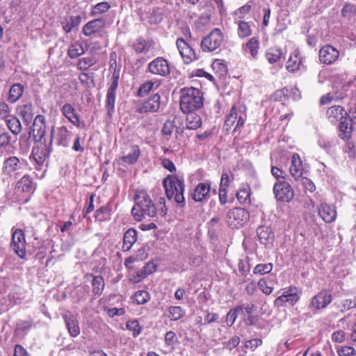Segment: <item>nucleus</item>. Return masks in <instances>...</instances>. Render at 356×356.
Listing matches in <instances>:
<instances>
[{"instance_id":"44","label":"nucleus","mask_w":356,"mask_h":356,"mask_svg":"<svg viewBox=\"0 0 356 356\" xmlns=\"http://www.w3.org/2000/svg\"><path fill=\"white\" fill-rule=\"evenodd\" d=\"M282 55V50L278 47H271L268 49L266 57L270 63L278 61Z\"/></svg>"},{"instance_id":"39","label":"nucleus","mask_w":356,"mask_h":356,"mask_svg":"<svg viewBox=\"0 0 356 356\" xmlns=\"http://www.w3.org/2000/svg\"><path fill=\"white\" fill-rule=\"evenodd\" d=\"M140 154V151L139 147L137 145H134L131 147L130 152L122 157V160L127 163L134 164L135 163Z\"/></svg>"},{"instance_id":"52","label":"nucleus","mask_w":356,"mask_h":356,"mask_svg":"<svg viewBox=\"0 0 356 356\" xmlns=\"http://www.w3.org/2000/svg\"><path fill=\"white\" fill-rule=\"evenodd\" d=\"M243 310V306H238L232 309H231L227 314L226 321L227 323H229L230 325H232L236 318L238 313Z\"/></svg>"},{"instance_id":"29","label":"nucleus","mask_w":356,"mask_h":356,"mask_svg":"<svg viewBox=\"0 0 356 356\" xmlns=\"http://www.w3.org/2000/svg\"><path fill=\"white\" fill-rule=\"evenodd\" d=\"M259 49V41L255 38H251L245 44L243 45V50L245 54H250L252 59H257Z\"/></svg>"},{"instance_id":"61","label":"nucleus","mask_w":356,"mask_h":356,"mask_svg":"<svg viewBox=\"0 0 356 356\" xmlns=\"http://www.w3.org/2000/svg\"><path fill=\"white\" fill-rule=\"evenodd\" d=\"M241 108V113H239V115L238 117L237 121H236V125L234 129L236 130L238 128H240L243 126L245 120L246 119V115L245 113V106H240Z\"/></svg>"},{"instance_id":"31","label":"nucleus","mask_w":356,"mask_h":356,"mask_svg":"<svg viewBox=\"0 0 356 356\" xmlns=\"http://www.w3.org/2000/svg\"><path fill=\"white\" fill-rule=\"evenodd\" d=\"M72 132L66 127L62 126L58 128L56 143L58 145L68 147L72 138Z\"/></svg>"},{"instance_id":"64","label":"nucleus","mask_w":356,"mask_h":356,"mask_svg":"<svg viewBox=\"0 0 356 356\" xmlns=\"http://www.w3.org/2000/svg\"><path fill=\"white\" fill-rule=\"evenodd\" d=\"M251 9V6L248 4H245L238 9H237L234 13L235 15L240 19L243 18L244 16L248 14Z\"/></svg>"},{"instance_id":"14","label":"nucleus","mask_w":356,"mask_h":356,"mask_svg":"<svg viewBox=\"0 0 356 356\" xmlns=\"http://www.w3.org/2000/svg\"><path fill=\"white\" fill-rule=\"evenodd\" d=\"M318 56L319 60L322 63L331 65L338 59L339 52L332 45L327 44L321 48Z\"/></svg>"},{"instance_id":"23","label":"nucleus","mask_w":356,"mask_h":356,"mask_svg":"<svg viewBox=\"0 0 356 356\" xmlns=\"http://www.w3.org/2000/svg\"><path fill=\"white\" fill-rule=\"evenodd\" d=\"M104 26L105 21L103 19H95L86 23L83 26L82 31L86 36H90L92 34L100 31Z\"/></svg>"},{"instance_id":"47","label":"nucleus","mask_w":356,"mask_h":356,"mask_svg":"<svg viewBox=\"0 0 356 356\" xmlns=\"http://www.w3.org/2000/svg\"><path fill=\"white\" fill-rule=\"evenodd\" d=\"M97 62V60L93 56L85 57L79 59L77 67L80 70H86L88 69L90 67L95 65Z\"/></svg>"},{"instance_id":"58","label":"nucleus","mask_w":356,"mask_h":356,"mask_svg":"<svg viewBox=\"0 0 356 356\" xmlns=\"http://www.w3.org/2000/svg\"><path fill=\"white\" fill-rule=\"evenodd\" d=\"M339 356H355V350L351 346H343L337 350Z\"/></svg>"},{"instance_id":"37","label":"nucleus","mask_w":356,"mask_h":356,"mask_svg":"<svg viewBox=\"0 0 356 356\" xmlns=\"http://www.w3.org/2000/svg\"><path fill=\"white\" fill-rule=\"evenodd\" d=\"M24 91V87L22 84L15 83L10 88L8 93V101L14 103L17 101L22 96Z\"/></svg>"},{"instance_id":"15","label":"nucleus","mask_w":356,"mask_h":356,"mask_svg":"<svg viewBox=\"0 0 356 356\" xmlns=\"http://www.w3.org/2000/svg\"><path fill=\"white\" fill-rule=\"evenodd\" d=\"M176 45L185 63L189 64L196 59L194 50L183 38H177Z\"/></svg>"},{"instance_id":"19","label":"nucleus","mask_w":356,"mask_h":356,"mask_svg":"<svg viewBox=\"0 0 356 356\" xmlns=\"http://www.w3.org/2000/svg\"><path fill=\"white\" fill-rule=\"evenodd\" d=\"M161 97L158 93L154 94L145 100L138 108L140 113L156 112L160 107Z\"/></svg>"},{"instance_id":"33","label":"nucleus","mask_w":356,"mask_h":356,"mask_svg":"<svg viewBox=\"0 0 356 356\" xmlns=\"http://www.w3.org/2000/svg\"><path fill=\"white\" fill-rule=\"evenodd\" d=\"M137 240V232L136 229L130 228L125 232L123 237L122 250L124 251L129 250Z\"/></svg>"},{"instance_id":"63","label":"nucleus","mask_w":356,"mask_h":356,"mask_svg":"<svg viewBox=\"0 0 356 356\" xmlns=\"http://www.w3.org/2000/svg\"><path fill=\"white\" fill-rule=\"evenodd\" d=\"M175 125L174 122L172 120H167L163 127L162 132L164 135L171 136L174 131Z\"/></svg>"},{"instance_id":"30","label":"nucleus","mask_w":356,"mask_h":356,"mask_svg":"<svg viewBox=\"0 0 356 356\" xmlns=\"http://www.w3.org/2000/svg\"><path fill=\"white\" fill-rule=\"evenodd\" d=\"M161 84L159 79L149 80L143 83L138 90V96L145 97L150 92H154L159 88Z\"/></svg>"},{"instance_id":"49","label":"nucleus","mask_w":356,"mask_h":356,"mask_svg":"<svg viewBox=\"0 0 356 356\" xmlns=\"http://www.w3.org/2000/svg\"><path fill=\"white\" fill-rule=\"evenodd\" d=\"M273 265L272 263L257 264L253 269V273L257 275H265L272 271Z\"/></svg>"},{"instance_id":"32","label":"nucleus","mask_w":356,"mask_h":356,"mask_svg":"<svg viewBox=\"0 0 356 356\" xmlns=\"http://www.w3.org/2000/svg\"><path fill=\"white\" fill-rule=\"evenodd\" d=\"M81 22V17L80 16H70L63 18L60 22V24L63 31L68 33L73 28L78 26Z\"/></svg>"},{"instance_id":"53","label":"nucleus","mask_w":356,"mask_h":356,"mask_svg":"<svg viewBox=\"0 0 356 356\" xmlns=\"http://www.w3.org/2000/svg\"><path fill=\"white\" fill-rule=\"evenodd\" d=\"M212 68L220 75H223L227 72V66L223 60L216 59L212 63Z\"/></svg>"},{"instance_id":"21","label":"nucleus","mask_w":356,"mask_h":356,"mask_svg":"<svg viewBox=\"0 0 356 356\" xmlns=\"http://www.w3.org/2000/svg\"><path fill=\"white\" fill-rule=\"evenodd\" d=\"M15 190L17 193H24L28 195L35 191L33 179L29 175H24L16 184Z\"/></svg>"},{"instance_id":"20","label":"nucleus","mask_w":356,"mask_h":356,"mask_svg":"<svg viewBox=\"0 0 356 356\" xmlns=\"http://www.w3.org/2000/svg\"><path fill=\"white\" fill-rule=\"evenodd\" d=\"M70 335L76 337L80 334V327L76 317L70 312L63 316Z\"/></svg>"},{"instance_id":"42","label":"nucleus","mask_w":356,"mask_h":356,"mask_svg":"<svg viewBox=\"0 0 356 356\" xmlns=\"http://www.w3.org/2000/svg\"><path fill=\"white\" fill-rule=\"evenodd\" d=\"M339 131V136L342 139L346 140L350 138L352 134V127L351 126H349V123L347 122L346 118L342 120H340Z\"/></svg>"},{"instance_id":"13","label":"nucleus","mask_w":356,"mask_h":356,"mask_svg":"<svg viewBox=\"0 0 356 356\" xmlns=\"http://www.w3.org/2000/svg\"><path fill=\"white\" fill-rule=\"evenodd\" d=\"M300 298V296L296 288H290L283 291L282 294L277 297L274 302L277 307H282L285 303L290 305H295Z\"/></svg>"},{"instance_id":"40","label":"nucleus","mask_w":356,"mask_h":356,"mask_svg":"<svg viewBox=\"0 0 356 356\" xmlns=\"http://www.w3.org/2000/svg\"><path fill=\"white\" fill-rule=\"evenodd\" d=\"M84 51L83 45L79 42H75L69 47L67 54L70 58L73 59L83 54Z\"/></svg>"},{"instance_id":"18","label":"nucleus","mask_w":356,"mask_h":356,"mask_svg":"<svg viewBox=\"0 0 356 356\" xmlns=\"http://www.w3.org/2000/svg\"><path fill=\"white\" fill-rule=\"evenodd\" d=\"M211 196V184L209 183H200L195 187L193 199L195 202H205L209 200Z\"/></svg>"},{"instance_id":"50","label":"nucleus","mask_w":356,"mask_h":356,"mask_svg":"<svg viewBox=\"0 0 356 356\" xmlns=\"http://www.w3.org/2000/svg\"><path fill=\"white\" fill-rule=\"evenodd\" d=\"M150 299L149 293L146 291H138L134 294V300L138 305H143Z\"/></svg>"},{"instance_id":"45","label":"nucleus","mask_w":356,"mask_h":356,"mask_svg":"<svg viewBox=\"0 0 356 356\" xmlns=\"http://www.w3.org/2000/svg\"><path fill=\"white\" fill-rule=\"evenodd\" d=\"M111 8L110 4L106 1H102L95 5L90 13V15L96 17L107 12Z\"/></svg>"},{"instance_id":"26","label":"nucleus","mask_w":356,"mask_h":356,"mask_svg":"<svg viewBox=\"0 0 356 356\" xmlns=\"http://www.w3.org/2000/svg\"><path fill=\"white\" fill-rule=\"evenodd\" d=\"M347 112L340 106H334L327 111V117L332 123H335L346 118Z\"/></svg>"},{"instance_id":"9","label":"nucleus","mask_w":356,"mask_h":356,"mask_svg":"<svg viewBox=\"0 0 356 356\" xmlns=\"http://www.w3.org/2000/svg\"><path fill=\"white\" fill-rule=\"evenodd\" d=\"M131 47L136 54L154 56L155 42L151 39L140 37L132 43Z\"/></svg>"},{"instance_id":"38","label":"nucleus","mask_w":356,"mask_h":356,"mask_svg":"<svg viewBox=\"0 0 356 356\" xmlns=\"http://www.w3.org/2000/svg\"><path fill=\"white\" fill-rule=\"evenodd\" d=\"M238 24V35L240 38H245L251 35L252 29L251 24L245 21L240 20L237 23Z\"/></svg>"},{"instance_id":"35","label":"nucleus","mask_w":356,"mask_h":356,"mask_svg":"<svg viewBox=\"0 0 356 356\" xmlns=\"http://www.w3.org/2000/svg\"><path fill=\"white\" fill-rule=\"evenodd\" d=\"M186 118V126L188 129L195 130L201 127V118L194 111L187 112Z\"/></svg>"},{"instance_id":"5","label":"nucleus","mask_w":356,"mask_h":356,"mask_svg":"<svg viewBox=\"0 0 356 356\" xmlns=\"http://www.w3.org/2000/svg\"><path fill=\"white\" fill-rule=\"evenodd\" d=\"M53 131L54 129L51 130V140L48 144L46 143L45 140L35 141L36 143L32 149L30 157L33 158L38 165H43L52 152Z\"/></svg>"},{"instance_id":"8","label":"nucleus","mask_w":356,"mask_h":356,"mask_svg":"<svg viewBox=\"0 0 356 356\" xmlns=\"http://www.w3.org/2000/svg\"><path fill=\"white\" fill-rule=\"evenodd\" d=\"M275 198L280 202H290L294 197V191L291 186L285 181H277L273 186Z\"/></svg>"},{"instance_id":"27","label":"nucleus","mask_w":356,"mask_h":356,"mask_svg":"<svg viewBox=\"0 0 356 356\" xmlns=\"http://www.w3.org/2000/svg\"><path fill=\"white\" fill-rule=\"evenodd\" d=\"M62 114L74 126L79 127L80 119L74 108L70 104H65L60 109Z\"/></svg>"},{"instance_id":"57","label":"nucleus","mask_w":356,"mask_h":356,"mask_svg":"<svg viewBox=\"0 0 356 356\" xmlns=\"http://www.w3.org/2000/svg\"><path fill=\"white\" fill-rule=\"evenodd\" d=\"M147 275L143 271V269H140L135 273H134L129 278V282L132 283H138L143 280Z\"/></svg>"},{"instance_id":"46","label":"nucleus","mask_w":356,"mask_h":356,"mask_svg":"<svg viewBox=\"0 0 356 356\" xmlns=\"http://www.w3.org/2000/svg\"><path fill=\"white\" fill-rule=\"evenodd\" d=\"M184 315V310L179 306H172L168 308V317L172 321L179 320Z\"/></svg>"},{"instance_id":"1","label":"nucleus","mask_w":356,"mask_h":356,"mask_svg":"<svg viewBox=\"0 0 356 356\" xmlns=\"http://www.w3.org/2000/svg\"><path fill=\"white\" fill-rule=\"evenodd\" d=\"M135 204L131 209V215L137 221L152 218L156 215L155 204L145 191H137L134 195Z\"/></svg>"},{"instance_id":"2","label":"nucleus","mask_w":356,"mask_h":356,"mask_svg":"<svg viewBox=\"0 0 356 356\" xmlns=\"http://www.w3.org/2000/svg\"><path fill=\"white\" fill-rule=\"evenodd\" d=\"M26 169V161L16 156L6 158L3 162L1 175L3 183H10L18 178Z\"/></svg>"},{"instance_id":"34","label":"nucleus","mask_w":356,"mask_h":356,"mask_svg":"<svg viewBox=\"0 0 356 356\" xmlns=\"http://www.w3.org/2000/svg\"><path fill=\"white\" fill-rule=\"evenodd\" d=\"M86 277H92V293L95 296H100L104 289L105 282L102 276L96 275L94 276L92 274H89L86 275Z\"/></svg>"},{"instance_id":"3","label":"nucleus","mask_w":356,"mask_h":356,"mask_svg":"<svg viewBox=\"0 0 356 356\" xmlns=\"http://www.w3.org/2000/svg\"><path fill=\"white\" fill-rule=\"evenodd\" d=\"M203 105V97L200 90L191 87L181 90L180 108L183 113L194 111Z\"/></svg>"},{"instance_id":"11","label":"nucleus","mask_w":356,"mask_h":356,"mask_svg":"<svg viewBox=\"0 0 356 356\" xmlns=\"http://www.w3.org/2000/svg\"><path fill=\"white\" fill-rule=\"evenodd\" d=\"M10 248L20 258L26 256V240L22 230L16 229L13 233Z\"/></svg>"},{"instance_id":"62","label":"nucleus","mask_w":356,"mask_h":356,"mask_svg":"<svg viewBox=\"0 0 356 356\" xmlns=\"http://www.w3.org/2000/svg\"><path fill=\"white\" fill-rule=\"evenodd\" d=\"M258 286L262 292L267 295L270 294L273 290V287L268 286L266 280L264 278L258 282Z\"/></svg>"},{"instance_id":"4","label":"nucleus","mask_w":356,"mask_h":356,"mask_svg":"<svg viewBox=\"0 0 356 356\" xmlns=\"http://www.w3.org/2000/svg\"><path fill=\"white\" fill-rule=\"evenodd\" d=\"M165 193L169 200H173L180 207L185 205L184 184L175 175H169L163 180Z\"/></svg>"},{"instance_id":"55","label":"nucleus","mask_w":356,"mask_h":356,"mask_svg":"<svg viewBox=\"0 0 356 356\" xmlns=\"http://www.w3.org/2000/svg\"><path fill=\"white\" fill-rule=\"evenodd\" d=\"M11 136L8 132L4 131L3 129H0V147H6L10 144L11 142Z\"/></svg>"},{"instance_id":"56","label":"nucleus","mask_w":356,"mask_h":356,"mask_svg":"<svg viewBox=\"0 0 356 356\" xmlns=\"http://www.w3.org/2000/svg\"><path fill=\"white\" fill-rule=\"evenodd\" d=\"M298 181L300 182L306 191H308L310 193L314 192L316 189L314 184L309 179L305 177H302Z\"/></svg>"},{"instance_id":"51","label":"nucleus","mask_w":356,"mask_h":356,"mask_svg":"<svg viewBox=\"0 0 356 356\" xmlns=\"http://www.w3.org/2000/svg\"><path fill=\"white\" fill-rule=\"evenodd\" d=\"M33 325V320L29 319L27 321H19L16 324L15 332H26Z\"/></svg>"},{"instance_id":"16","label":"nucleus","mask_w":356,"mask_h":356,"mask_svg":"<svg viewBox=\"0 0 356 356\" xmlns=\"http://www.w3.org/2000/svg\"><path fill=\"white\" fill-rule=\"evenodd\" d=\"M46 133L45 118L42 115H38L33 121L31 134L35 141L42 140Z\"/></svg>"},{"instance_id":"43","label":"nucleus","mask_w":356,"mask_h":356,"mask_svg":"<svg viewBox=\"0 0 356 356\" xmlns=\"http://www.w3.org/2000/svg\"><path fill=\"white\" fill-rule=\"evenodd\" d=\"M19 115L22 117L24 122L29 124L33 119V111L31 104H25L19 109Z\"/></svg>"},{"instance_id":"12","label":"nucleus","mask_w":356,"mask_h":356,"mask_svg":"<svg viewBox=\"0 0 356 356\" xmlns=\"http://www.w3.org/2000/svg\"><path fill=\"white\" fill-rule=\"evenodd\" d=\"M118 76L113 74L111 77V83L108 88L106 99V106L109 115H111L114 110L116 90L118 86Z\"/></svg>"},{"instance_id":"17","label":"nucleus","mask_w":356,"mask_h":356,"mask_svg":"<svg viewBox=\"0 0 356 356\" xmlns=\"http://www.w3.org/2000/svg\"><path fill=\"white\" fill-rule=\"evenodd\" d=\"M332 295L328 291H321L314 296L310 306L316 309L325 308L332 302Z\"/></svg>"},{"instance_id":"54","label":"nucleus","mask_w":356,"mask_h":356,"mask_svg":"<svg viewBox=\"0 0 356 356\" xmlns=\"http://www.w3.org/2000/svg\"><path fill=\"white\" fill-rule=\"evenodd\" d=\"M341 15L344 17H350L352 15H356V6L346 3L342 8Z\"/></svg>"},{"instance_id":"60","label":"nucleus","mask_w":356,"mask_h":356,"mask_svg":"<svg viewBox=\"0 0 356 356\" xmlns=\"http://www.w3.org/2000/svg\"><path fill=\"white\" fill-rule=\"evenodd\" d=\"M10 110L5 102H0V120H6L10 116Z\"/></svg>"},{"instance_id":"7","label":"nucleus","mask_w":356,"mask_h":356,"mask_svg":"<svg viewBox=\"0 0 356 356\" xmlns=\"http://www.w3.org/2000/svg\"><path fill=\"white\" fill-rule=\"evenodd\" d=\"M250 218L249 213L242 208H234L229 210L227 214V222L232 228L241 227Z\"/></svg>"},{"instance_id":"41","label":"nucleus","mask_w":356,"mask_h":356,"mask_svg":"<svg viewBox=\"0 0 356 356\" xmlns=\"http://www.w3.org/2000/svg\"><path fill=\"white\" fill-rule=\"evenodd\" d=\"M240 106L241 105H234L232 106L229 115L225 122V124L227 127H232L236 122L239 113H241Z\"/></svg>"},{"instance_id":"25","label":"nucleus","mask_w":356,"mask_h":356,"mask_svg":"<svg viewBox=\"0 0 356 356\" xmlns=\"http://www.w3.org/2000/svg\"><path fill=\"white\" fill-rule=\"evenodd\" d=\"M318 213L326 222H332L337 218V211L334 207L327 203H322L318 209Z\"/></svg>"},{"instance_id":"6","label":"nucleus","mask_w":356,"mask_h":356,"mask_svg":"<svg viewBox=\"0 0 356 356\" xmlns=\"http://www.w3.org/2000/svg\"><path fill=\"white\" fill-rule=\"evenodd\" d=\"M223 34L219 29H214L201 42V47L204 51H213L219 48L223 41Z\"/></svg>"},{"instance_id":"36","label":"nucleus","mask_w":356,"mask_h":356,"mask_svg":"<svg viewBox=\"0 0 356 356\" xmlns=\"http://www.w3.org/2000/svg\"><path fill=\"white\" fill-rule=\"evenodd\" d=\"M6 122L9 130L15 136L18 135L22 131V125L16 117L10 115V116L6 119Z\"/></svg>"},{"instance_id":"24","label":"nucleus","mask_w":356,"mask_h":356,"mask_svg":"<svg viewBox=\"0 0 356 356\" xmlns=\"http://www.w3.org/2000/svg\"><path fill=\"white\" fill-rule=\"evenodd\" d=\"M291 177L298 181L302 177L303 168L302 161L298 154H293L291 158V163L289 168Z\"/></svg>"},{"instance_id":"59","label":"nucleus","mask_w":356,"mask_h":356,"mask_svg":"<svg viewBox=\"0 0 356 356\" xmlns=\"http://www.w3.org/2000/svg\"><path fill=\"white\" fill-rule=\"evenodd\" d=\"M250 191L248 189H241L236 193V197L241 203H245L250 199Z\"/></svg>"},{"instance_id":"48","label":"nucleus","mask_w":356,"mask_h":356,"mask_svg":"<svg viewBox=\"0 0 356 356\" xmlns=\"http://www.w3.org/2000/svg\"><path fill=\"white\" fill-rule=\"evenodd\" d=\"M126 327L132 332V336L134 338L137 337L142 332V327L137 320L127 321Z\"/></svg>"},{"instance_id":"10","label":"nucleus","mask_w":356,"mask_h":356,"mask_svg":"<svg viewBox=\"0 0 356 356\" xmlns=\"http://www.w3.org/2000/svg\"><path fill=\"white\" fill-rule=\"evenodd\" d=\"M147 71L161 76H166L170 73L168 61L163 57H157L152 60L148 64Z\"/></svg>"},{"instance_id":"22","label":"nucleus","mask_w":356,"mask_h":356,"mask_svg":"<svg viewBox=\"0 0 356 356\" xmlns=\"http://www.w3.org/2000/svg\"><path fill=\"white\" fill-rule=\"evenodd\" d=\"M257 234L261 243L266 247L273 244L274 241V234L271 229L268 226H259L257 229Z\"/></svg>"},{"instance_id":"28","label":"nucleus","mask_w":356,"mask_h":356,"mask_svg":"<svg viewBox=\"0 0 356 356\" xmlns=\"http://www.w3.org/2000/svg\"><path fill=\"white\" fill-rule=\"evenodd\" d=\"M302 65L303 60L302 58L300 56L299 51H293L286 62V69L289 72H294L300 70V67Z\"/></svg>"}]
</instances>
